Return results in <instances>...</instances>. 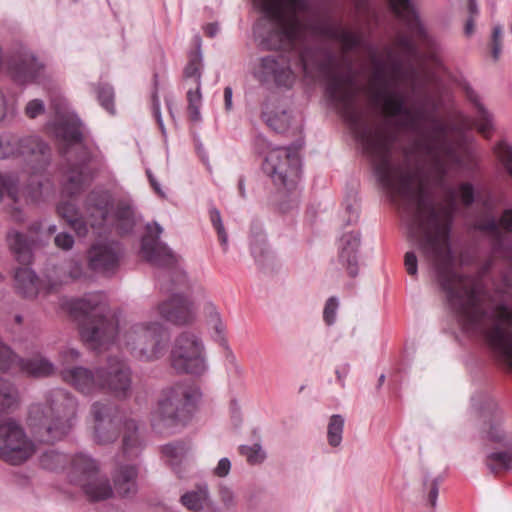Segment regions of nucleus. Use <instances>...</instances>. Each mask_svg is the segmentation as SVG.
<instances>
[{"instance_id":"nucleus-49","label":"nucleus","mask_w":512,"mask_h":512,"mask_svg":"<svg viewBox=\"0 0 512 512\" xmlns=\"http://www.w3.org/2000/svg\"><path fill=\"white\" fill-rule=\"evenodd\" d=\"M338 306L339 302L336 297L332 296L327 300L323 311V318L326 324L332 325L335 322Z\"/></svg>"},{"instance_id":"nucleus-18","label":"nucleus","mask_w":512,"mask_h":512,"mask_svg":"<svg viewBox=\"0 0 512 512\" xmlns=\"http://www.w3.org/2000/svg\"><path fill=\"white\" fill-rule=\"evenodd\" d=\"M358 14L369 13L370 7L367 0H354ZM394 13L407 25L410 32L419 37L426 38V31L420 22L411 0H389Z\"/></svg>"},{"instance_id":"nucleus-44","label":"nucleus","mask_w":512,"mask_h":512,"mask_svg":"<svg viewBox=\"0 0 512 512\" xmlns=\"http://www.w3.org/2000/svg\"><path fill=\"white\" fill-rule=\"evenodd\" d=\"M474 125L480 133L485 137H488L492 129V117L482 105H478L477 117Z\"/></svg>"},{"instance_id":"nucleus-11","label":"nucleus","mask_w":512,"mask_h":512,"mask_svg":"<svg viewBox=\"0 0 512 512\" xmlns=\"http://www.w3.org/2000/svg\"><path fill=\"white\" fill-rule=\"evenodd\" d=\"M6 145L12 146L11 154L22 159L30 174L40 175L50 164L51 149L38 136H27L13 142L8 141Z\"/></svg>"},{"instance_id":"nucleus-64","label":"nucleus","mask_w":512,"mask_h":512,"mask_svg":"<svg viewBox=\"0 0 512 512\" xmlns=\"http://www.w3.org/2000/svg\"><path fill=\"white\" fill-rule=\"evenodd\" d=\"M6 116V100L3 92L0 90V123Z\"/></svg>"},{"instance_id":"nucleus-28","label":"nucleus","mask_w":512,"mask_h":512,"mask_svg":"<svg viewBox=\"0 0 512 512\" xmlns=\"http://www.w3.org/2000/svg\"><path fill=\"white\" fill-rule=\"evenodd\" d=\"M250 251L255 263L261 268L273 262L274 256L267 246L266 236L261 231L251 234Z\"/></svg>"},{"instance_id":"nucleus-12","label":"nucleus","mask_w":512,"mask_h":512,"mask_svg":"<svg viewBox=\"0 0 512 512\" xmlns=\"http://www.w3.org/2000/svg\"><path fill=\"white\" fill-rule=\"evenodd\" d=\"M254 76L263 84H274L284 88L292 87L295 81L290 61L282 54L262 57L254 70Z\"/></svg>"},{"instance_id":"nucleus-31","label":"nucleus","mask_w":512,"mask_h":512,"mask_svg":"<svg viewBox=\"0 0 512 512\" xmlns=\"http://www.w3.org/2000/svg\"><path fill=\"white\" fill-rule=\"evenodd\" d=\"M63 275L57 276L55 279H49V290L54 291L58 286L66 284L70 281H75L85 276L84 268L81 261L77 259H70L62 266Z\"/></svg>"},{"instance_id":"nucleus-22","label":"nucleus","mask_w":512,"mask_h":512,"mask_svg":"<svg viewBox=\"0 0 512 512\" xmlns=\"http://www.w3.org/2000/svg\"><path fill=\"white\" fill-rule=\"evenodd\" d=\"M180 503L193 512H216L217 506L210 496L207 484H199L192 490L185 492L180 497Z\"/></svg>"},{"instance_id":"nucleus-51","label":"nucleus","mask_w":512,"mask_h":512,"mask_svg":"<svg viewBox=\"0 0 512 512\" xmlns=\"http://www.w3.org/2000/svg\"><path fill=\"white\" fill-rule=\"evenodd\" d=\"M45 111V104L40 99L29 101L25 107V114L30 119H35Z\"/></svg>"},{"instance_id":"nucleus-14","label":"nucleus","mask_w":512,"mask_h":512,"mask_svg":"<svg viewBox=\"0 0 512 512\" xmlns=\"http://www.w3.org/2000/svg\"><path fill=\"white\" fill-rule=\"evenodd\" d=\"M147 233L142 238L141 253L143 258L157 267H172L177 262L176 255L164 243L159 241L163 232L158 223L147 224Z\"/></svg>"},{"instance_id":"nucleus-60","label":"nucleus","mask_w":512,"mask_h":512,"mask_svg":"<svg viewBox=\"0 0 512 512\" xmlns=\"http://www.w3.org/2000/svg\"><path fill=\"white\" fill-rule=\"evenodd\" d=\"M152 110H153V115H154L162 133H165V128H164V124H163V120H162V116H161V112H160V103H159V100L156 95L153 96Z\"/></svg>"},{"instance_id":"nucleus-34","label":"nucleus","mask_w":512,"mask_h":512,"mask_svg":"<svg viewBox=\"0 0 512 512\" xmlns=\"http://www.w3.org/2000/svg\"><path fill=\"white\" fill-rule=\"evenodd\" d=\"M506 451L491 452L486 455L485 465L493 474H498L501 471L509 470L512 468V454L510 445L505 446Z\"/></svg>"},{"instance_id":"nucleus-17","label":"nucleus","mask_w":512,"mask_h":512,"mask_svg":"<svg viewBox=\"0 0 512 512\" xmlns=\"http://www.w3.org/2000/svg\"><path fill=\"white\" fill-rule=\"evenodd\" d=\"M55 110V119L48 123V129L56 138L65 142L67 145L78 144L82 141V123L78 116L68 111L60 104H53Z\"/></svg>"},{"instance_id":"nucleus-37","label":"nucleus","mask_w":512,"mask_h":512,"mask_svg":"<svg viewBox=\"0 0 512 512\" xmlns=\"http://www.w3.org/2000/svg\"><path fill=\"white\" fill-rule=\"evenodd\" d=\"M68 456L50 449L41 454L39 462L42 468L50 471H58L63 469L68 463Z\"/></svg>"},{"instance_id":"nucleus-4","label":"nucleus","mask_w":512,"mask_h":512,"mask_svg":"<svg viewBox=\"0 0 512 512\" xmlns=\"http://www.w3.org/2000/svg\"><path fill=\"white\" fill-rule=\"evenodd\" d=\"M61 379L83 395L108 390L117 397H126L131 388V370L118 357H109L107 364L95 370L83 367H63Z\"/></svg>"},{"instance_id":"nucleus-2","label":"nucleus","mask_w":512,"mask_h":512,"mask_svg":"<svg viewBox=\"0 0 512 512\" xmlns=\"http://www.w3.org/2000/svg\"><path fill=\"white\" fill-rule=\"evenodd\" d=\"M77 399L67 390L56 388L45 395V403L29 408L27 425L35 438L43 443H54L65 438L77 418Z\"/></svg>"},{"instance_id":"nucleus-54","label":"nucleus","mask_w":512,"mask_h":512,"mask_svg":"<svg viewBox=\"0 0 512 512\" xmlns=\"http://www.w3.org/2000/svg\"><path fill=\"white\" fill-rule=\"evenodd\" d=\"M459 193L461 201L464 205H471L474 202V187L472 184L465 182L460 184Z\"/></svg>"},{"instance_id":"nucleus-1","label":"nucleus","mask_w":512,"mask_h":512,"mask_svg":"<svg viewBox=\"0 0 512 512\" xmlns=\"http://www.w3.org/2000/svg\"><path fill=\"white\" fill-rule=\"evenodd\" d=\"M71 315L79 321V333L91 349H107L115 341L139 361L159 360L169 342L167 328L158 321L126 323L119 329L118 319L111 313L102 292L89 293L69 303Z\"/></svg>"},{"instance_id":"nucleus-47","label":"nucleus","mask_w":512,"mask_h":512,"mask_svg":"<svg viewBox=\"0 0 512 512\" xmlns=\"http://www.w3.org/2000/svg\"><path fill=\"white\" fill-rule=\"evenodd\" d=\"M502 42H503V28L501 25H496L493 27L492 36H491V54L495 61H497L501 55Z\"/></svg>"},{"instance_id":"nucleus-52","label":"nucleus","mask_w":512,"mask_h":512,"mask_svg":"<svg viewBox=\"0 0 512 512\" xmlns=\"http://www.w3.org/2000/svg\"><path fill=\"white\" fill-rule=\"evenodd\" d=\"M59 357L64 367H70V364L80 359V352L75 348L66 347L61 350Z\"/></svg>"},{"instance_id":"nucleus-38","label":"nucleus","mask_w":512,"mask_h":512,"mask_svg":"<svg viewBox=\"0 0 512 512\" xmlns=\"http://www.w3.org/2000/svg\"><path fill=\"white\" fill-rule=\"evenodd\" d=\"M4 194L14 203L19 199V179L14 174L0 173V202Z\"/></svg>"},{"instance_id":"nucleus-8","label":"nucleus","mask_w":512,"mask_h":512,"mask_svg":"<svg viewBox=\"0 0 512 512\" xmlns=\"http://www.w3.org/2000/svg\"><path fill=\"white\" fill-rule=\"evenodd\" d=\"M112 195L106 190H93L85 200V213L92 228L112 226L119 234H129L136 224L133 207L127 202H119L115 211Z\"/></svg>"},{"instance_id":"nucleus-50","label":"nucleus","mask_w":512,"mask_h":512,"mask_svg":"<svg viewBox=\"0 0 512 512\" xmlns=\"http://www.w3.org/2000/svg\"><path fill=\"white\" fill-rule=\"evenodd\" d=\"M424 489L428 491V502L431 507L436 506V501L439 493V482L438 479H428L427 477L423 482Z\"/></svg>"},{"instance_id":"nucleus-19","label":"nucleus","mask_w":512,"mask_h":512,"mask_svg":"<svg viewBox=\"0 0 512 512\" xmlns=\"http://www.w3.org/2000/svg\"><path fill=\"white\" fill-rule=\"evenodd\" d=\"M359 247L360 234L354 231L344 233L338 243V262L350 277H356L359 272Z\"/></svg>"},{"instance_id":"nucleus-58","label":"nucleus","mask_w":512,"mask_h":512,"mask_svg":"<svg viewBox=\"0 0 512 512\" xmlns=\"http://www.w3.org/2000/svg\"><path fill=\"white\" fill-rule=\"evenodd\" d=\"M231 469V462L228 458L224 457L221 458L217 464V466L214 468V474L217 477H226Z\"/></svg>"},{"instance_id":"nucleus-24","label":"nucleus","mask_w":512,"mask_h":512,"mask_svg":"<svg viewBox=\"0 0 512 512\" xmlns=\"http://www.w3.org/2000/svg\"><path fill=\"white\" fill-rule=\"evenodd\" d=\"M15 358L10 363V366L17 362L21 371L25 374L34 378H44L55 374L56 366L46 357L36 356L33 358L23 359L18 358L14 354Z\"/></svg>"},{"instance_id":"nucleus-27","label":"nucleus","mask_w":512,"mask_h":512,"mask_svg":"<svg viewBox=\"0 0 512 512\" xmlns=\"http://www.w3.org/2000/svg\"><path fill=\"white\" fill-rule=\"evenodd\" d=\"M196 45L197 49L189 54V59L184 68L183 75L186 82H191L192 86L201 88L203 55L201 52V39L199 37H196Z\"/></svg>"},{"instance_id":"nucleus-10","label":"nucleus","mask_w":512,"mask_h":512,"mask_svg":"<svg viewBox=\"0 0 512 512\" xmlns=\"http://www.w3.org/2000/svg\"><path fill=\"white\" fill-rule=\"evenodd\" d=\"M37 451L33 439L24 427L13 418L0 422V459L10 465L19 466L31 459Z\"/></svg>"},{"instance_id":"nucleus-7","label":"nucleus","mask_w":512,"mask_h":512,"mask_svg":"<svg viewBox=\"0 0 512 512\" xmlns=\"http://www.w3.org/2000/svg\"><path fill=\"white\" fill-rule=\"evenodd\" d=\"M253 148L260 155L266 154L263 171L276 186L288 191L296 188L301 176V161L295 148L272 147L262 134L254 137Z\"/></svg>"},{"instance_id":"nucleus-9","label":"nucleus","mask_w":512,"mask_h":512,"mask_svg":"<svg viewBox=\"0 0 512 512\" xmlns=\"http://www.w3.org/2000/svg\"><path fill=\"white\" fill-rule=\"evenodd\" d=\"M169 362L179 375L204 376L209 371V363L202 337L190 330L179 333L173 340Z\"/></svg>"},{"instance_id":"nucleus-45","label":"nucleus","mask_w":512,"mask_h":512,"mask_svg":"<svg viewBox=\"0 0 512 512\" xmlns=\"http://www.w3.org/2000/svg\"><path fill=\"white\" fill-rule=\"evenodd\" d=\"M210 219L213 227L216 229L219 241L223 246L224 251L227 250L228 247V235L225 231L224 225L222 223L221 215L218 209L212 208L210 210Z\"/></svg>"},{"instance_id":"nucleus-57","label":"nucleus","mask_w":512,"mask_h":512,"mask_svg":"<svg viewBox=\"0 0 512 512\" xmlns=\"http://www.w3.org/2000/svg\"><path fill=\"white\" fill-rule=\"evenodd\" d=\"M405 267L409 275L415 276L418 271V260L414 252L409 251L405 254Z\"/></svg>"},{"instance_id":"nucleus-63","label":"nucleus","mask_w":512,"mask_h":512,"mask_svg":"<svg viewBox=\"0 0 512 512\" xmlns=\"http://www.w3.org/2000/svg\"><path fill=\"white\" fill-rule=\"evenodd\" d=\"M232 96H233V91H232V88L227 86L225 87L224 89V105H225V109L227 111H230L232 109Z\"/></svg>"},{"instance_id":"nucleus-41","label":"nucleus","mask_w":512,"mask_h":512,"mask_svg":"<svg viewBox=\"0 0 512 512\" xmlns=\"http://www.w3.org/2000/svg\"><path fill=\"white\" fill-rule=\"evenodd\" d=\"M224 350V366L229 377L240 378L244 374V369L237 360L236 355L229 345L222 347Z\"/></svg>"},{"instance_id":"nucleus-26","label":"nucleus","mask_w":512,"mask_h":512,"mask_svg":"<svg viewBox=\"0 0 512 512\" xmlns=\"http://www.w3.org/2000/svg\"><path fill=\"white\" fill-rule=\"evenodd\" d=\"M15 287L25 298H34L39 292L40 281L29 267H20L14 275Z\"/></svg>"},{"instance_id":"nucleus-13","label":"nucleus","mask_w":512,"mask_h":512,"mask_svg":"<svg viewBox=\"0 0 512 512\" xmlns=\"http://www.w3.org/2000/svg\"><path fill=\"white\" fill-rule=\"evenodd\" d=\"M161 290L171 292V297L156 306L159 316L176 326L192 324L196 319V309L193 302L185 295L173 292V289L161 284Z\"/></svg>"},{"instance_id":"nucleus-62","label":"nucleus","mask_w":512,"mask_h":512,"mask_svg":"<svg viewBox=\"0 0 512 512\" xmlns=\"http://www.w3.org/2000/svg\"><path fill=\"white\" fill-rule=\"evenodd\" d=\"M349 369H350V366H349V364L346 363V364H343L341 367L337 368L335 371L337 380L342 387H344V385H345L344 379L347 376Z\"/></svg>"},{"instance_id":"nucleus-25","label":"nucleus","mask_w":512,"mask_h":512,"mask_svg":"<svg viewBox=\"0 0 512 512\" xmlns=\"http://www.w3.org/2000/svg\"><path fill=\"white\" fill-rule=\"evenodd\" d=\"M90 501H102L113 496V488L109 479L101 475L100 471L78 484Z\"/></svg>"},{"instance_id":"nucleus-15","label":"nucleus","mask_w":512,"mask_h":512,"mask_svg":"<svg viewBox=\"0 0 512 512\" xmlns=\"http://www.w3.org/2000/svg\"><path fill=\"white\" fill-rule=\"evenodd\" d=\"M472 406L489 425L486 439L499 443L502 446H509L510 442L506 441L505 434L501 429L503 412L495 399L488 394L480 393L472 397Z\"/></svg>"},{"instance_id":"nucleus-23","label":"nucleus","mask_w":512,"mask_h":512,"mask_svg":"<svg viewBox=\"0 0 512 512\" xmlns=\"http://www.w3.org/2000/svg\"><path fill=\"white\" fill-rule=\"evenodd\" d=\"M68 477L70 482L78 485L99 472L98 462L86 453H77L70 458Z\"/></svg>"},{"instance_id":"nucleus-16","label":"nucleus","mask_w":512,"mask_h":512,"mask_svg":"<svg viewBox=\"0 0 512 512\" xmlns=\"http://www.w3.org/2000/svg\"><path fill=\"white\" fill-rule=\"evenodd\" d=\"M122 248L116 241L99 240L91 245L87 253L89 268L97 273H114L119 266Z\"/></svg>"},{"instance_id":"nucleus-33","label":"nucleus","mask_w":512,"mask_h":512,"mask_svg":"<svg viewBox=\"0 0 512 512\" xmlns=\"http://www.w3.org/2000/svg\"><path fill=\"white\" fill-rule=\"evenodd\" d=\"M19 404V392L10 381L0 379V415L15 409Z\"/></svg>"},{"instance_id":"nucleus-5","label":"nucleus","mask_w":512,"mask_h":512,"mask_svg":"<svg viewBox=\"0 0 512 512\" xmlns=\"http://www.w3.org/2000/svg\"><path fill=\"white\" fill-rule=\"evenodd\" d=\"M91 415L94 423L93 439L97 444L113 443L119 436L122 424V457L133 460L141 455L145 442L136 420L129 418L122 422L118 407L111 402H94L91 405Z\"/></svg>"},{"instance_id":"nucleus-36","label":"nucleus","mask_w":512,"mask_h":512,"mask_svg":"<svg viewBox=\"0 0 512 512\" xmlns=\"http://www.w3.org/2000/svg\"><path fill=\"white\" fill-rule=\"evenodd\" d=\"M261 118L271 129L279 133L284 132L290 126V114L286 110L272 113L265 105Z\"/></svg>"},{"instance_id":"nucleus-21","label":"nucleus","mask_w":512,"mask_h":512,"mask_svg":"<svg viewBox=\"0 0 512 512\" xmlns=\"http://www.w3.org/2000/svg\"><path fill=\"white\" fill-rule=\"evenodd\" d=\"M92 180L85 159L79 163L71 164L63 175V190L70 196L81 192Z\"/></svg>"},{"instance_id":"nucleus-46","label":"nucleus","mask_w":512,"mask_h":512,"mask_svg":"<svg viewBox=\"0 0 512 512\" xmlns=\"http://www.w3.org/2000/svg\"><path fill=\"white\" fill-rule=\"evenodd\" d=\"M495 153L506 171L512 177V147L507 143L501 142L495 147Z\"/></svg>"},{"instance_id":"nucleus-20","label":"nucleus","mask_w":512,"mask_h":512,"mask_svg":"<svg viewBox=\"0 0 512 512\" xmlns=\"http://www.w3.org/2000/svg\"><path fill=\"white\" fill-rule=\"evenodd\" d=\"M138 466L118 463L112 471L113 493L119 497L132 498L138 492Z\"/></svg>"},{"instance_id":"nucleus-40","label":"nucleus","mask_w":512,"mask_h":512,"mask_svg":"<svg viewBox=\"0 0 512 512\" xmlns=\"http://www.w3.org/2000/svg\"><path fill=\"white\" fill-rule=\"evenodd\" d=\"M187 101L190 120L193 122H200L202 119L200 112L202 104L201 88L191 86L187 91Z\"/></svg>"},{"instance_id":"nucleus-48","label":"nucleus","mask_w":512,"mask_h":512,"mask_svg":"<svg viewBox=\"0 0 512 512\" xmlns=\"http://www.w3.org/2000/svg\"><path fill=\"white\" fill-rule=\"evenodd\" d=\"M397 47L401 49L407 57H414L418 53L417 46L409 35H399L396 41Z\"/></svg>"},{"instance_id":"nucleus-30","label":"nucleus","mask_w":512,"mask_h":512,"mask_svg":"<svg viewBox=\"0 0 512 512\" xmlns=\"http://www.w3.org/2000/svg\"><path fill=\"white\" fill-rule=\"evenodd\" d=\"M57 212L60 217L66 220L78 236L84 237L88 234V225L80 217L75 204L71 202H62L58 205Z\"/></svg>"},{"instance_id":"nucleus-43","label":"nucleus","mask_w":512,"mask_h":512,"mask_svg":"<svg viewBox=\"0 0 512 512\" xmlns=\"http://www.w3.org/2000/svg\"><path fill=\"white\" fill-rule=\"evenodd\" d=\"M240 454L246 458L250 464H258L264 461L266 454L260 444L255 443L251 446L242 445L239 447Z\"/></svg>"},{"instance_id":"nucleus-32","label":"nucleus","mask_w":512,"mask_h":512,"mask_svg":"<svg viewBox=\"0 0 512 512\" xmlns=\"http://www.w3.org/2000/svg\"><path fill=\"white\" fill-rule=\"evenodd\" d=\"M205 312L207 316V325L213 331L211 335L212 339L221 347L229 345L226 339V326L223 323L220 313L216 307L210 303L206 306Z\"/></svg>"},{"instance_id":"nucleus-59","label":"nucleus","mask_w":512,"mask_h":512,"mask_svg":"<svg viewBox=\"0 0 512 512\" xmlns=\"http://www.w3.org/2000/svg\"><path fill=\"white\" fill-rule=\"evenodd\" d=\"M499 224L502 229L507 232L512 231V209H506L503 211L499 218Z\"/></svg>"},{"instance_id":"nucleus-3","label":"nucleus","mask_w":512,"mask_h":512,"mask_svg":"<svg viewBox=\"0 0 512 512\" xmlns=\"http://www.w3.org/2000/svg\"><path fill=\"white\" fill-rule=\"evenodd\" d=\"M505 291L492 297L484 289V339L512 370V272L503 278Z\"/></svg>"},{"instance_id":"nucleus-42","label":"nucleus","mask_w":512,"mask_h":512,"mask_svg":"<svg viewBox=\"0 0 512 512\" xmlns=\"http://www.w3.org/2000/svg\"><path fill=\"white\" fill-rule=\"evenodd\" d=\"M96 93L100 105L110 114H114L115 106L113 88L108 84L98 85Z\"/></svg>"},{"instance_id":"nucleus-55","label":"nucleus","mask_w":512,"mask_h":512,"mask_svg":"<svg viewBox=\"0 0 512 512\" xmlns=\"http://www.w3.org/2000/svg\"><path fill=\"white\" fill-rule=\"evenodd\" d=\"M54 243L56 247L62 250H70L74 245V238L69 233L61 232L55 236Z\"/></svg>"},{"instance_id":"nucleus-35","label":"nucleus","mask_w":512,"mask_h":512,"mask_svg":"<svg viewBox=\"0 0 512 512\" xmlns=\"http://www.w3.org/2000/svg\"><path fill=\"white\" fill-rule=\"evenodd\" d=\"M162 453L169 460L172 468L175 470L178 476L180 478L183 477L181 471L178 470V467L186 456V445L179 441L168 443L162 447Z\"/></svg>"},{"instance_id":"nucleus-61","label":"nucleus","mask_w":512,"mask_h":512,"mask_svg":"<svg viewBox=\"0 0 512 512\" xmlns=\"http://www.w3.org/2000/svg\"><path fill=\"white\" fill-rule=\"evenodd\" d=\"M500 228L499 220L494 217L488 218L482 225L481 229L489 231L494 234H498Z\"/></svg>"},{"instance_id":"nucleus-39","label":"nucleus","mask_w":512,"mask_h":512,"mask_svg":"<svg viewBox=\"0 0 512 512\" xmlns=\"http://www.w3.org/2000/svg\"><path fill=\"white\" fill-rule=\"evenodd\" d=\"M345 420L343 416L334 414L330 417L327 426V441L332 447H338L342 442Z\"/></svg>"},{"instance_id":"nucleus-29","label":"nucleus","mask_w":512,"mask_h":512,"mask_svg":"<svg viewBox=\"0 0 512 512\" xmlns=\"http://www.w3.org/2000/svg\"><path fill=\"white\" fill-rule=\"evenodd\" d=\"M7 243L19 263L28 264L31 261V246L24 234L15 230L9 231Z\"/></svg>"},{"instance_id":"nucleus-56","label":"nucleus","mask_w":512,"mask_h":512,"mask_svg":"<svg viewBox=\"0 0 512 512\" xmlns=\"http://www.w3.org/2000/svg\"><path fill=\"white\" fill-rule=\"evenodd\" d=\"M219 497L223 505L227 509L234 508L236 505L235 495L233 491L227 486H221L219 489Z\"/></svg>"},{"instance_id":"nucleus-6","label":"nucleus","mask_w":512,"mask_h":512,"mask_svg":"<svg viewBox=\"0 0 512 512\" xmlns=\"http://www.w3.org/2000/svg\"><path fill=\"white\" fill-rule=\"evenodd\" d=\"M201 393L188 382H177L163 388L151 413V426L157 433L185 424L191 417Z\"/></svg>"},{"instance_id":"nucleus-53","label":"nucleus","mask_w":512,"mask_h":512,"mask_svg":"<svg viewBox=\"0 0 512 512\" xmlns=\"http://www.w3.org/2000/svg\"><path fill=\"white\" fill-rule=\"evenodd\" d=\"M14 358L13 351L5 344L0 343V371L9 369Z\"/></svg>"}]
</instances>
